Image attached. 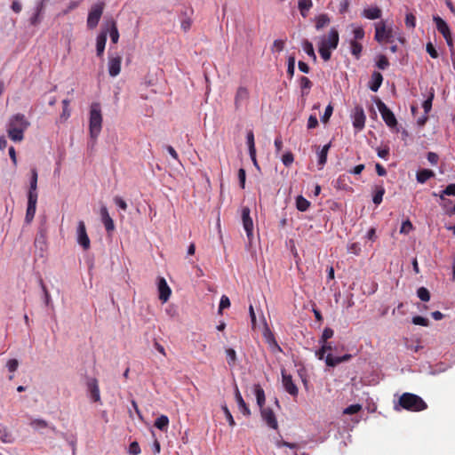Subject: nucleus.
Returning a JSON list of instances; mask_svg holds the SVG:
<instances>
[{"label": "nucleus", "mask_w": 455, "mask_h": 455, "mask_svg": "<svg viewBox=\"0 0 455 455\" xmlns=\"http://www.w3.org/2000/svg\"><path fill=\"white\" fill-rule=\"evenodd\" d=\"M30 123L23 114L13 115L7 124L8 137L17 142L24 139V132L28 128Z\"/></svg>", "instance_id": "1"}, {"label": "nucleus", "mask_w": 455, "mask_h": 455, "mask_svg": "<svg viewBox=\"0 0 455 455\" xmlns=\"http://www.w3.org/2000/svg\"><path fill=\"white\" fill-rule=\"evenodd\" d=\"M37 179L38 174L36 168L31 170V178L29 183V189L28 192V207L26 212L25 220L28 223L31 222L35 217L37 204Z\"/></svg>", "instance_id": "2"}, {"label": "nucleus", "mask_w": 455, "mask_h": 455, "mask_svg": "<svg viewBox=\"0 0 455 455\" xmlns=\"http://www.w3.org/2000/svg\"><path fill=\"white\" fill-rule=\"evenodd\" d=\"M339 41V31L335 28H331L327 36H323L319 44V53L323 60L328 61L331 57V50L338 47Z\"/></svg>", "instance_id": "3"}, {"label": "nucleus", "mask_w": 455, "mask_h": 455, "mask_svg": "<svg viewBox=\"0 0 455 455\" xmlns=\"http://www.w3.org/2000/svg\"><path fill=\"white\" fill-rule=\"evenodd\" d=\"M89 132L92 139L96 140L102 129V112L99 102H92L89 113Z\"/></svg>", "instance_id": "4"}, {"label": "nucleus", "mask_w": 455, "mask_h": 455, "mask_svg": "<svg viewBox=\"0 0 455 455\" xmlns=\"http://www.w3.org/2000/svg\"><path fill=\"white\" fill-rule=\"evenodd\" d=\"M398 404L410 411H422L427 408L426 402L412 393H403L399 398Z\"/></svg>", "instance_id": "5"}, {"label": "nucleus", "mask_w": 455, "mask_h": 455, "mask_svg": "<svg viewBox=\"0 0 455 455\" xmlns=\"http://www.w3.org/2000/svg\"><path fill=\"white\" fill-rule=\"evenodd\" d=\"M325 354V347H321V348L315 352V355L318 357V359H325V363L329 367H335L341 363L349 361L352 357L350 354H346L342 356H332L331 354H328L326 356H324Z\"/></svg>", "instance_id": "6"}, {"label": "nucleus", "mask_w": 455, "mask_h": 455, "mask_svg": "<svg viewBox=\"0 0 455 455\" xmlns=\"http://www.w3.org/2000/svg\"><path fill=\"white\" fill-rule=\"evenodd\" d=\"M394 30L392 28H387L385 21L381 20L375 23V35L374 39L379 43L393 42Z\"/></svg>", "instance_id": "7"}, {"label": "nucleus", "mask_w": 455, "mask_h": 455, "mask_svg": "<svg viewBox=\"0 0 455 455\" xmlns=\"http://www.w3.org/2000/svg\"><path fill=\"white\" fill-rule=\"evenodd\" d=\"M105 3L103 1H100L92 5L87 18V26L89 28H94L97 27L103 13Z\"/></svg>", "instance_id": "8"}, {"label": "nucleus", "mask_w": 455, "mask_h": 455, "mask_svg": "<svg viewBox=\"0 0 455 455\" xmlns=\"http://www.w3.org/2000/svg\"><path fill=\"white\" fill-rule=\"evenodd\" d=\"M433 20H434V22L435 24L436 29L438 30V32L440 34L443 35V36L445 39L448 46L450 48H452L453 47V42H452L451 32L450 27L447 24V22L443 19L439 17L438 15H435L433 17Z\"/></svg>", "instance_id": "9"}, {"label": "nucleus", "mask_w": 455, "mask_h": 455, "mask_svg": "<svg viewBox=\"0 0 455 455\" xmlns=\"http://www.w3.org/2000/svg\"><path fill=\"white\" fill-rule=\"evenodd\" d=\"M377 106L386 124L391 128L396 126L397 120L394 113L387 107V105L382 101H379Z\"/></svg>", "instance_id": "10"}, {"label": "nucleus", "mask_w": 455, "mask_h": 455, "mask_svg": "<svg viewBox=\"0 0 455 455\" xmlns=\"http://www.w3.org/2000/svg\"><path fill=\"white\" fill-rule=\"evenodd\" d=\"M352 119H353V126L357 131H361L363 129L365 124V114L363 111V108L361 106H355L353 113H352Z\"/></svg>", "instance_id": "11"}, {"label": "nucleus", "mask_w": 455, "mask_h": 455, "mask_svg": "<svg viewBox=\"0 0 455 455\" xmlns=\"http://www.w3.org/2000/svg\"><path fill=\"white\" fill-rule=\"evenodd\" d=\"M77 243L85 251L88 250L91 246L90 238L87 235L85 224L83 220H80L77 226Z\"/></svg>", "instance_id": "12"}, {"label": "nucleus", "mask_w": 455, "mask_h": 455, "mask_svg": "<svg viewBox=\"0 0 455 455\" xmlns=\"http://www.w3.org/2000/svg\"><path fill=\"white\" fill-rule=\"evenodd\" d=\"M282 382L285 391L292 396H297L299 389L292 380V377L287 374L284 370L282 371Z\"/></svg>", "instance_id": "13"}, {"label": "nucleus", "mask_w": 455, "mask_h": 455, "mask_svg": "<svg viewBox=\"0 0 455 455\" xmlns=\"http://www.w3.org/2000/svg\"><path fill=\"white\" fill-rule=\"evenodd\" d=\"M250 212L251 211L248 207H243L242 209L243 225L249 240L251 239L253 235V221L250 216Z\"/></svg>", "instance_id": "14"}, {"label": "nucleus", "mask_w": 455, "mask_h": 455, "mask_svg": "<svg viewBox=\"0 0 455 455\" xmlns=\"http://www.w3.org/2000/svg\"><path fill=\"white\" fill-rule=\"evenodd\" d=\"M87 389H88V392H89L92 401L94 403H101L100 387H99L98 380L95 378H92L88 380Z\"/></svg>", "instance_id": "15"}, {"label": "nucleus", "mask_w": 455, "mask_h": 455, "mask_svg": "<svg viewBox=\"0 0 455 455\" xmlns=\"http://www.w3.org/2000/svg\"><path fill=\"white\" fill-rule=\"evenodd\" d=\"M122 58L119 55L108 57V73L110 76H116L121 71Z\"/></svg>", "instance_id": "16"}, {"label": "nucleus", "mask_w": 455, "mask_h": 455, "mask_svg": "<svg viewBox=\"0 0 455 455\" xmlns=\"http://www.w3.org/2000/svg\"><path fill=\"white\" fill-rule=\"evenodd\" d=\"M261 417L267 426L273 429H277L278 424L274 411L270 408H261Z\"/></svg>", "instance_id": "17"}, {"label": "nucleus", "mask_w": 455, "mask_h": 455, "mask_svg": "<svg viewBox=\"0 0 455 455\" xmlns=\"http://www.w3.org/2000/svg\"><path fill=\"white\" fill-rule=\"evenodd\" d=\"M249 99V92L245 87H239L236 91L235 96V107L236 109H239L243 106H244Z\"/></svg>", "instance_id": "18"}, {"label": "nucleus", "mask_w": 455, "mask_h": 455, "mask_svg": "<svg viewBox=\"0 0 455 455\" xmlns=\"http://www.w3.org/2000/svg\"><path fill=\"white\" fill-rule=\"evenodd\" d=\"M158 291L159 299L163 302H166L171 296L172 291L164 278L161 277L158 280Z\"/></svg>", "instance_id": "19"}, {"label": "nucleus", "mask_w": 455, "mask_h": 455, "mask_svg": "<svg viewBox=\"0 0 455 455\" xmlns=\"http://www.w3.org/2000/svg\"><path fill=\"white\" fill-rule=\"evenodd\" d=\"M108 36V30H102L97 36L96 39V54L98 57L101 58L104 53L106 42Z\"/></svg>", "instance_id": "20"}, {"label": "nucleus", "mask_w": 455, "mask_h": 455, "mask_svg": "<svg viewBox=\"0 0 455 455\" xmlns=\"http://www.w3.org/2000/svg\"><path fill=\"white\" fill-rule=\"evenodd\" d=\"M100 216L102 223L108 232H111L115 229V224L112 218L109 216L108 211L106 206L100 208Z\"/></svg>", "instance_id": "21"}, {"label": "nucleus", "mask_w": 455, "mask_h": 455, "mask_svg": "<svg viewBox=\"0 0 455 455\" xmlns=\"http://www.w3.org/2000/svg\"><path fill=\"white\" fill-rule=\"evenodd\" d=\"M382 81H383L382 75L379 72H376V71L373 72L371 75V79L370 82L369 88L372 92H377L379 89V87L382 84Z\"/></svg>", "instance_id": "22"}, {"label": "nucleus", "mask_w": 455, "mask_h": 455, "mask_svg": "<svg viewBox=\"0 0 455 455\" xmlns=\"http://www.w3.org/2000/svg\"><path fill=\"white\" fill-rule=\"evenodd\" d=\"M363 16L368 20H377L381 17V10L379 7L366 8L363 11Z\"/></svg>", "instance_id": "23"}, {"label": "nucleus", "mask_w": 455, "mask_h": 455, "mask_svg": "<svg viewBox=\"0 0 455 455\" xmlns=\"http://www.w3.org/2000/svg\"><path fill=\"white\" fill-rule=\"evenodd\" d=\"M435 176V172L429 169H422L417 172L416 178L419 183H425L427 180Z\"/></svg>", "instance_id": "24"}, {"label": "nucleus", "mask_w": 455, "mask_h": 455, "mask_svg": "<svg viewBox=\"0 0 455 455\" xmlns=\"http://www.w3.org/2000/svg\"><path fill=\"white\" fill-rule=\"evenodd\" d=\"M331 146V142L326 144V145H324L323 147V148L320 150V152L318 153V165H319V169H323V167L326 164V162H327V155H328V152H329V149H330Z\"/></svg>", "instance_id": "25"}, {"label": "nucleus", "mask_w": 455, "mask_h": 455, "mask_svg": "<svg viewBox=\"0 0 455 455\" xmlns=\"http://www.w3.org/2000/svg\"><path fill=\"white\" fill-rule=\"evenodd\" d=\"M108 26H109V28L107 30H108V32H109V36H110L111 42L113 44H116L119 39V32L117 29L116 22L112 20L108 22Z\"/></svg>", "instance_id": "26"}, {"label": "nucleus", "mask_w": 455, "mask_h": 455, "mask_svg": "<svg viewBox=\"0 0 455 455\" xmlns=\"http://www.w3.org/2000/svg\"><path fill=\"white\" fill-rule=\"evenodd\" d=\"M312 0H299L298 2V8L301 16L304 18L307 16L308 11L312 8Z\"/></svg>", "instance_id": "27"}, {"label": "nucleus", "mask_w": 455, "mask_h": 455, "mask_svg": "<svg viewBox=\"0 0 455 455\" xmlns=\"http://www.w3.org/2000/svg\"><path fill=\"white\" fill-rule=\"evenodd\" d=\"M331 22L329 16L325 13L320 14L315 18V28L321 30Z\"/></svg>", "instance_id": "28"}, {"label": "nucleus", "mask_w": 455, "mask_h": 455, "mask_svg": "<svg viewBox=\"0 0 455 455\" xmlns=\"http://www.w3.org/2000/svg\"><path fill=\"white\" fill-rule=\"evenodd\" d=\"M254 392L257 399V403L259 406V408H264L265 403V392L263 388L260 387V385H255L254 386Z\"/></svg>", "instance_id": "29"}, {"label": "nucleus", "mask_w": 455, "mask_h": 455, "mask_svg": "<svg viewBox=\"0 0 455 455\" xmlns=\"http://www.w3.org/2000/svg\"><path fill=\"white\" fill-rule=\"evenodd\" d=\"M310 202L302 196H298L296 198V207L299 212H306L310 207Z\"/></svg>", "instance_id": "30"}, {"label": "nucleus", "mask_w": 455, "mask_h": 455, "mask_svg": "<svg viewBox=\"0 0 455 455\" xmlns=\"http://www.w3.org/2000/svg\"><path fill=\"white\" fill-rule=\"evenodd\" d=\"M169 425V419L165 415H161L155 421V427L162 431H166Z\"/></svg>", "instance_id": "31"}, {"label": "nucleus", "mask_w": 455, "mask_h": 455, "mask_svg": "<svg viewBox=\"0 0 455 455\" xmlns=\"http://www.w3.org/2000/svg\"><path fill=\"white\" fill-rule=\"evenodd\" d=\"M236 401H237L240 411L243 415L249 416L250 413H251L250 412V409L246 405L245 402L243 401V397L241 396V395H240V393L238 392L237 389H236Z\"/></svg>", "instance_id": "32"}, {"label": "nucleus", "mask_w": 455, "mask_h": 455, "mask_svg": "<svg viewBox=\"0 0 455 455\" xmlns=\"http://www.w3.org/2000/svg\"><path fill=\"white\" fill-rule=\"evenodd\" d=\"M350 49L351 53L355 57L356 60H359L363 50V45L355 40H351Z\"/></svg>", "instance_id": "33"}, {"label": "nucleus", "mask_w": 455, "mask_h": 455, "mask_svg": "<svg viewBox=\"0 0 455 455\" xmlns=\"http://www.w3.org/2000/svg\"><path fill=\"white\" fill-rule=\"evenodd\" d=\"M302 46H303V50L305 51V52L310 57L312 58V60L314 61L316 60V55L315 53V50H314V47H313V44L311 42H309L308 40H305L302 44Z\"/></svg>", "instance_id": "34"}, {"label": "nucleus", "mask_w": 455, "mask_h": 455, "mask_svg": "<svg viewBox=\"0 0 455 455\" xmlns=\"http://www.w3.org/2000/svg\"><path fill=\"white\" fill-rule=\"evenodd\" d=\"M299 85H300V88L302 90V93L303 94H307L308 91L311 89L313 84H312V82L309 80L308 77L301 76L299 78Z\"/></svg>", "instance_id": "35"}, {"label": "nucleus", "mask_w": 455, "mask_h": 455, "mask_svg": "<svg viewBox=\"0 0 455 455\" xmlns=\"http://www.w3.org/2000/svg\"><path fill=\"white\" fill-rule=\"evenodd\" d=\"M385 188L382 186L376 187L372 201L375 204H379L382 202Z\"/></svg>", "instance_id": "36"}, {"label": "nucleus", "mask_w": 455, "mask_h": 455, "mask_svg": "<svg viewBox=\"0 0 455 455\" xmlns=\"http://www.w3.org/2000/svg\"><path fill=\"white\" fill-rule=\"evenodd\" d=\"M287 62V74L290 78H292L295 72V57L293 55L289 56Z\"/></svg>", "instance_id": "37"}, {"label": "nucleus", "mask_w": 455, "mask_h": 455, "mask_svg": "<svg viewBox=\"0 0 455 455\" xmlns=\"http://www.w3.org/2000/svg\"><path fill=\"white\" fill-rule=\"evenodd\" d=\"M246 139H247V145H248V148H249V153H252L253 154L254 151H256V148H255V142H254V134H253L252 131H249L247 132Z\"/></svg>", "instance_id": "38"}, {"label": "nucleus", "mask_w": 455, "mask_h": 455, "mask_svg": "<svg viewBox=\"0 0 455 455\" xmlns=\"http://www.w3.org/2000/svg\"><path fill=\"white\" fill-rule=\"evenodd\" d=\"M417 295L422 301L427 302L430 299V292L425 287L419 288L417 291Z\"/></svg>", "instance_id": "39"}, {"label": "nucleus", "mask_w": 455, "mask_h": 455, "mask_svg": "<svg viewBox=\"0 0 455 455\" xmlns=\"http://www.w3.org/2000/svg\"><path fill=\"white\" fill-rule=\"evenodd\" d=\"M285 46V41L282 39H276L274 41L273 45L271 47L272 52H281L283 51Z\"/></svg>", "instance_id": "40"}, {"label": "nucleus", "mask_w": 455, "mask_h": 455, "mask_svg": "<svg viewBox=\"0 0 455 455\" xmlns=\"http://www.w3.org/2000/svg\"><path fill=\"white\" fill-rule=\"evenodd\" d=\"M362 410V405L359 403L351 404L344 409L343 413L347 415L356 414Z\"/></svg>", "instance_id": "41"}, {"label": "nucleus", "mask_w": 455, "mask_h": 455, "mask_svg": "<svg viewBox=\"0 0 455 455\" xmlns=\"http://www.w3.org/2000/svg\"><path fill=\"white\" fill-rule=\"evenodd\" d=\"M379 69L385 70L389 66V61L385 55H379L376 63Z\"/></svg>", "instance_id": "42"}, {"label": "nucleus", "mask_w": 455, "mask_h": 455, "mask_svg": "<svg viewBox=\"0 0 455 455\" xmlns=\"http://www.w3.org/2000/svg\"><path fill=\"white\" fill-rule=\"evenodd\" d=\"M405 25L409 28H414L416 26V17L413 13L409 12L405 16Z\"/></svg>", "instance_id": "43"}, {"label": "nucleus", "mask_w": 455, "mask_h": 455, "mask_svg": "<svg viewBox=\"0 0 455 455\" xmlns=\"http://www.w3.org/2000/svg\"><path fill=\"white\" fill-rule=\"evenodd\" d=\"M333 330L331 328L326 327L322 334V337L319 340L320 343H325L328 341L329 339H331L333 336Z\"/></svg>", "instance_id": "44"}, {"label": "nucleus", "mask_w": 455, "mask_h": 455, "mask_svg": "<svg viewBox=\"0 0 455 455\" xmlns=\"http://www.w3.org/2000/svg\"><path fill=\"white\" fill-rule=\"evenodd\" d=\"M444 196H455V184H450L448 185L444 190H443L442 194L440 195V198L442 200L444 199Z\"/></svg>", "instance_id": "45"}, {"label": "nucleus", "mask_w": 455, "mask_h": 455, "mask_svg": "<svg viewBox=\"0 0 455 455\" xmlns=\"http://www.w3.org/2000/svg\"><path fill=\"white\" fill-rule=\"evenodd\" d=\"M412 323H414L415 325L428 326L429 321L427 318H425L420 315H416L412 317Z\"/></svg>", "instance_id": "46"}, {"label": "nucleus", "mask_w": 455, "mask_h": 455, "mask_svg": "<svg viewBox=\"0 0 455 455\" xmlns=\"http://www.w3.org/2000/svg\"><path fill=\"white\" fill-rule=\"evenodd\" d=\"M332 112H333V107L331 104H329L326 108H325V111L323 115V116L321 117V121L324 124H326L330 117L332 115Z\"/></svg>", "instance_id": "47"}, {"label": "nucleus", "mask_w": 455, "mask_h": 455, "mask_svg": "<svg viewBox=\"0 0 455 455\" xmlns=\"http://www.w3.org/2000/svg\"><path fill=\"white\" fill-rule=\"evenodd\" d=\"M238 180H239V186L241 188H245V180H246V172L243 168H240L238 171Z\"/></svg>", "instance_id": "48"}, {"label": "nucleus", "mask_w": 455, "mask_h": 455, "mask_svg": "<svg viewBox=\"0 0 455 455\" xmlns=\"http://www.w3.org/2000/svg\"><path fill=\"white\" fill-rule=\"evenodd\" d=\"M426 50H427V52L433 58V59H436L438 58L439 54L436 51V49L435 48V46L433 45L432 43H427V46H426Z\"/></svg>", "instance_id": "49"}, {"label": "nucleus", "mask_w": 455, "mask_h": 455, "mask_svg": "<svg viewBox=\"0 0 455 455\" xmlns=\"http://www.w3.org/2000/svg\"><path fill=\"white\" fill-rule=\"evenodd\" d=\"M39 283H40V286H41V288H42V290L44 291V302L48 306L50 304V302H51V295H50V293H49V291H48V290H47L44 281L42 279H40Z\"/></svg>", "instance_id": "50"}, {"label": "nucleus", "mask_w": 455, "mask_h": 455, "mask_svg": "<svg viewBox=\"0 0 455 455\" xmlns=\"http://www.w3.org/2000/svg\"><path fill=\"white\" fill-rule=\"evenodd\" d=\"M128 452L131 455H138V454H140V447L139 443L137 442H132L130 444V446H129Z\"/></svg>", "instance_id": "51"}, {"label": "nucleus", "mask_w": 455, "mask_h": 455, "mask_svg": "<svg viewBox=\"0 0 455 455\" xmlns=\"http://www.w3.org/2000/svg\"><path fill=\"white\" fill-rule=\"evenodd\" d=\"M71 115V110L69 108L62 107V112L60 115V122H66Z\"/></svg>", "instance_id": "52"}, {"label": "nucleus", "mask_w": 455, "mask_h": 455, "mask_svg": "<svg viewBox=\"0 0 455 455\" xmlns=\"http://www.w3.org/2000/svg\"><path fill=\"white\" fill-rule=\"evenodd\" d=\"M30 426L35 428H45L47 427L48 424L44 419H34L31 421Z\"/></svg>", "instance_id": "53"}, {"label": "nucleus", "mask_w": 455, "mask_h": 455, "mask_svg": "<svg viewBox=\"0 0 455 455\" xmlns=\"http://www.w3.org/2000/svg\"><path fill=\"white\" fill-rule=\"evenodd\" d=\"M282 161L285 166H290L294 161L292 153L288 152V153L284 154L283 156Z\"/></svg>", "instance_id": "54"}, {"label": "nucleus", "mask_w": 455, "mask_h": 455, "mask_svg": "<svg viewBox=\"0 0 455 455\" xmlns=\"http://www.w3.org/2000/svg\"><path fill=\"white\" fill-rule=\"evenodd\" d=\"M413 228L411 222L407 220L402 223V227L400 229L401 233L408 234L410 231H411Z\"/></svg>", "instance_id": "55"}, {"label": "nucleus", "mask_w": 455, "mask_h": 455, "mask_svg": "<svg viewBox=\"0 0 455 455\" xmlns=\"http://www.w3.org/2000/svg\"><path fill=\"white\" fill-rule=\"evenodd\" d=\"M354 39L353 40H362L364 37V30L362 27H358L353 30Z\"/></svg>", "instance_id": "56"}, {"label": "nucleus", "mask_w": 455, "mask_h": 455, "mask_svg": "<svg viewBox=\"0 0 455 455\" xmlns=\"http://www.w3.org/2000/svg\"><path fill=\"white\" fill-rule=\"evenodd\" d=\"M433 98H434V94L431 93V95L426 100H424V102L422 104V107H423L426 114H427L431 110Z\"/></svg>", "instance_id": "57"}, {"label": "nucleus", "mask_w": 455, "mask_h": 455, "mask_svg": "<svg viewBox=\"0 0 455 455\" xmlns=\"http://www.w3.org/2000/svg\"><path fill=\"white\" fill-rule=\"evenodd\" d=\"M377 154L379 157L387 159L389 156V148L387 146H385L382 148H377Z\"/></svg>", "instance_id": "58"}, {"label": "nucleus", "mask_w": 455, "mask_h": 455, "mask_svg": "<svg viewBox=\"0 0 455 455\" xmlns=\"http://www.w3.org/2000/svg\"><path fill=\"white\" fill-rule=\"evenodd\" d=\"M347 251L349 253H353L355 255H358L360 253V251H361V247H360L359 243H353L348 245Z\"/></svg>", "instance_id": "59"}, {"label": "nucleus", "mask_w": 455, "mask_h": 455, "mask_svg": "<svg viewBox=\"0 0 455 455\" xmlns=\"http://www.w3.org/2000/svg\"><path fill=\"white\" fill-rule=\"evenodd\" d=\"M318 126V120L316 116L311 115L307 120V129H314Z\"/></svg>", "instance_id": "60"}, {"label": "nucleus", "mask_w": 455, "mask_h": 455, "mask_svg": "<svg viewBox=\"0 0 455 455\" xmlns=\"http://www.w3.org/2000/svg\"><path fill=\"white\" fill-rule=\"evenodd\" d=\"M114 202L116 203V204L121 208L123 211H126L127 208H128V205L126 204V202L120 196H116L114 198Z\"/></svg>", "instance_id": "61"}, {"label": "nucleus", "mask_w": 455, "mask_h": 455, "mask_svg": "<svg viewBox=\"0 0 455 455\" xmlns=\"http://www.w3.org/2000/svg\"><path fill=\"white\" fill-rule=\"evenodd\" d=\"M18 366H19V362L17 359H10L7 362V368H8V371L11 372H14L18 369Z\"/></svg>", "instance_id": "62"}, {"label": "nucleus", "mask_w": 455, "mask_h": 455, "mask_svg": "<svg viewBox=\"0 0 455 455\" xmlns=\"http://www.w3.org/2000/svg\"><path fill=\"white\" fill-rule=\"evenodd\" d=\"M427 160L431 164L436 165L438 163V160H439V156L437 154H435L434 152H428Z\"/></svg>", "instance_id": "63"}, {"label": "nucleus", "mask_w": 455, "mask_h": 455, "mask_svg": "<svg viewBox=\"0 0 455 455\" xmlns=\"http://www.w3.org/2000/svg\"><path fill=\"white\" fill-rule=\"evenodd\" d=\"M349 0H343L339 4V11L341 14L346 13L348 11Z\"/></svg>", "instance_id": "64"}]
</instances>
